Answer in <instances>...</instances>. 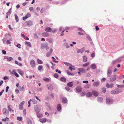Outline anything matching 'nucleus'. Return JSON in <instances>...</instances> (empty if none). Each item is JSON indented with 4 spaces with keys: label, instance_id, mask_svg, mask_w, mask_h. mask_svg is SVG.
<instances>
[{
    "label": "nucleus",
    "instance_id": "4be33fe9",
    "mask_svg": "<svg viewBox=\"0 0 124 124\" xmlns=\"http://www.w3.org/2000/svg\"><path fill=\"white\" fill-rule=\"evenodd\" d=\"M38 70L39 71H43V67L41 65L38 66Z\"/></svg>",
    "mask_w": 124,
    "mask_h": 124
},
{
    "label": "nucleus",
    "instance_id": "a878e982",
    "mask_svg": "<svg viewBox=\"0 0 124 124\" xmlns=\"http://www.w3.org/2000/svg\"><path fill=\"white\" fill-rule=\"evenodd\" d=\"M97 101L99 102H101L103 101V99L101 97H99L97 98Z\"/></svg>",
    "mask_w": 124,
    "mask_h": 124
},
{
    "label": "nucleus",
    "instance_id": "a18cd8bd",
    "mask_svg": "<svg viewBox=\"0 0 124 124\" xmlns=\"http://www.w3.org/2000/svg\"><path fill=\"white\" fill-rule=\"evenodd\" d=\"M32 102L34 104H36L37 103V101H36L35 100H32Z\"/></svg>",
    "mask_w": 124,
    "mask_h": 124
},
{
    "label": "nucleus",
    "instance_id": "72a5a7b5",
    "mask_svg": "<svg viewBox=\"0 0 124 124\" xmlns=\"http://www.w3.org/2000/svg\"><path fill=\"white\" fill-rule=\"evenodd\" d=\"M92 96V94L90 92H88L86 94V96L88 97H91Z\"/></svg>",
    "mask_w": 124,
    "mask_h": 124
},
{
    "label": "nucleus",
    "instance_id": "8fccbe9b",
    "mask_svg": "<svg viewBox=\"0 0 124 124\" xmlns=\"http://www.w3.org/2000/svg\"><path fill=\"white\" fill-rule=\"evenodd\" d=\"M53 39L52 38H50L49 39V42L50 43H52L53 42Z\"/></svg>",
    "mask_w": 124,
    "mask_h": 124
},
{
    "label": "nucleus",
    "instance_id": "3c124183",
    "mask_svg": "<svg viewBox=\"0 0 124 124\" xmlns=\"http://www.w3.org/2000/svg\"><path fill=\"white\" fill-rule=\"evenodd\" d=\"M85 76L87 77H90L91 75L89 73H87L85 74Z\"/></svg>",
    "mask_w": 124,
    "mask_h": 124
},
{
    "label": "nucleus",
    "instance_id": "6e6552de",
    "mask_svg": "<svg viewBox=\"0 0 124 124\" xmlns=\"http://www.w3.org/2000/svg\"><path fill=\"white\" fill-rule=\"evenodd\" d=\"M3 113V114L6 115H8L9 114L8 111L7 109L6 108H4L2 110Z\"/></svg>",
    "mask_w": 124,
    "mask_h": 124
},
{
    "label": "nucleus",
    "instance_id": "7ed1b4c3",
    "mask_svg": "<svg viewBox=\"0 0 124 124\" xmlns=\"http://www.w3.org/2000/svg\"><path fill=\"white\" fill-rule=\"evenodd\" d=\"M106 101L107 104H110L113 103V101L112 98H109L106 99Z\"/></svg>",
    "mask_w": 124,
    "mask_h": 124
},
{
    "label": "nucleus",
    "instance_id": "c9c22d12",
    "mask_svg": "<svg viewBox=\"0 0 124 124\" xmlns=\"http://www.w3.org/2000/svg\"><path fill=\"white\" fill-rule=\"evenodd\" d=\"M61 106L60 104H59L57 105V109L58 111H60L61 109Z\"/></svg>",
    "mask_w": 124,
    "mask_h": 124
},
{
    "label": "nucleus",
    "instance_id": "412c9836",
    "mask_svg": "<svg viewBox=\"0 0 124 124\" xmlns=\"http://www.w3.org/2000/svg\"><path fill=\"white\" fill-rule=\"evenodd\" d=\"M100 83L98 81H96L94 82L93 85L94 86H97L99 85Z\"/></svg>",
    "mask_w": 124,
    "mask_h": 124
},
{
    "label": "nucleus",
    "instance_id": "864d4df0",
    "mask_svg": "<svg viewBox=\"0 0 124 124\" xmlns=\"http://www.w3.org/2000/svg\"><path fill=\"white\" fill-rule=\"evenodd\" d=\"M55 71L56 72H58L59 74H61V71L58 69H56L55 70Z\"/></svg>",
    "mask_w": 124,
    "mask_h": 124
},
{
    "label": "nucleus",
    "instance_id": "423d86ee",
    "mask_svg": "<svg viewBox=\"0 0 124 124\" xmlns=\"http://www.w3.org/2000/svg\"><path fill=\"white\" fill-rule=\"evenodd\" d=\"M30 64L32 68H34L36 65L35 61L33 60H31L30 62Z\"/></svg>",
    "mask_w": 124,
    "mask_h": 124
},
{
    "label": "nucleus",
    "instance_id": "4d7b16f0",
    "mask_svg": "<svg viewBox=\"0 0 124 124\" xmlns=\"http://www.w3.org/2000/svg\"><path fill=\"white\" fill-rule=\"evenodd\" d=\"M56 31V29H53L52 30V33H54Z\"/></svg>",
    "mask_w": 124,
    "mask_h": 124
},
{
    "label": "nucleus",
    "instance_id": "680f3d73",
    "mask_svg": "<svg viewBox=\"0 0 124 124\" xmlns=\"http://www.w3.org/2000/svg\"><path fill=\"white\" fill-rule=\"evenodd\" d=\"M29 9L30 11H32L33 9V8L32 7H30L29 8Z\"/></svg>",
    "mask_w": 124,
    "mask_h": 124
},
{
    "label": "nucleus",
    "instance_id": "603ef678",
    "mask_svg": "<svg viewBox=\"0 0 124 124\" xmlns=\"http://www.w3.org/2000/svg\"><path fill=\"white\" fill-rule=\"evenodd\" d=\"M102 92L103 93H105L106 92V89L105 88H103L102 89Z\"/></svg>",
    "mask_w": 124,
    "mask_h": 124
},
{
    "label": "nucleus",
    "instance_id": "9b49d317",
    "mask_svg": "<svg viewBox=\"0 0 124 124\" xmlns=\"http://www.w3.org/2000/svg\"><path fill=\"white\" fill-rule=\"evenodd\" d=\"M41 35L43 37H48L49 36V34L47 32H44L42 33Z\"/></svg>",
    "mask_w": 124,
    "mask_h": 124
},
{
    "label": "nucleus",
    "instance_id": "6ab92c4d",
    "mask_svg": "<svg viewBox=\"0 0 124 124\" xmlns=\"http://www.w3.org/2000/svg\"><path fill=\"white\" fill-rule=\"evenodd\" d=\"M73 84L74 83L73 82H71L68 83L67 85L70 87H71L73 85Z\"/></svg>",
    "mask_w": 124,
    "mask_h": 124
},
{
    "label": "nucleus",
    "instance_id": "e433bc0d",
    "mask_svg": "<svg viewBox=\"0 0 124 124\" xmlns=\"http://www.w3.org/2000/svg\"><path fill=\"white\" fill-rule=\"evenodd\" d=\"M14 16L15 17V19L16 20V21L17 22H18L19 21L18 17L16 15H15Z\"/></svg>",
    "mask_w": 124,
    "mask_h": 124
},
{
    "label": "nucleus",
    "instance_id": "de8ad7c7",
    "mask_svg": "<svg viewBox=\"0 0 124 124\" xmlns=\"http://www.w3.org/2000/svg\"><path fill=\"white\" fill-rule=\"evenodd\" d=\"M13 59V58L12 57H9L7 59V60L8 61H10Z\"/></svg>",
    "mask_w": 124,
    "mask_h": 124
},
{
    "label": "nucleus",
    "instance_id": "e2e57ef3",
    "mask_svg": "<svg viewBox=\"0 0 124 124\" xmlns=\"http://www.w3.org/2000/svg\"><path fill=\"white\" fill-rule=\"evenodd\" d=\"M51 108V106H49L47 108V110H50Z\"/></svg>",
    "mask_w": 124,
    "mask_h": 124
},
{
    "label": "nucleus",
    "instance_id": "49530a36",
    "mask_svg": "<svg viewBox=\"0 0 124 124\" xmlns=\"http://www.w3.org/2000/svg\"><path fill=\"white\" fill-rule=\"evenodd\" d=\"M34 37L35 39H37L38 38V37L36 33H35L34 34Z\"/></svg>",
    "mask_w": 124,
    "mask_h": 124
},
{
    "label": "nucleus",
    "instance_id": "052dcab7",
    "mask_svg": "<svg viewBox=\"0 0 124 124\" xmlns=\"http://www.w3.org/2000/svg\"><path fill=\"white\" fill-rule=\"evenodd\" d=\"M78 31H84L83 30L82 28H78Z\"/></svg>",
    "mask_w": 124,
    "mask_h": 124
},
{
    "label": "nucleus",
    "instance_id": "ea45409f",
    "mask_svg": "<svg viewBox=\"0 0 124 124\" xmlns=\"http://www.w3.org/2000/svg\"><path fill=\"white\" fill-rule=\"evenodd\" d=\"M64 63L66 65L68 66H70L71 65V64L69 62H64Z\"/></svg>",
    "mask_w": 124,
    "mask_h": 124
},
{
    "label": "nucleus",
    "instance_id": "a211bd4d",
    "mask_svg": "<svg viewBox=\"0 0 124 124\" xmlns=\"http://www.w3.org/2000/svg\"><path fill=\"white\" fill-rule=\"evenodd\" d=\"M76 90L77 92L80 93L81 91V88L80 86H78L77 87Z\"/></svg>",
    "mask_w": 124,
    "mask_h": 124
},
{
    "label": "nucleus",
    "instance_id": "f03ea898",
    "mask_svg": "<svg viewBox=\"0 0 124 124\" xmlns=\"http://www.w3.org/2000/svg\"><path fill=\"white\" fill-rule=\"evenodd\" d=\"M122 91L121 90H120L118 89H117L111 91V93L112 94H115L116 93H121Z\"/></svg>",
    "mask_w": 124,
    "mask_h": 124
},
{
    "label": "nucleus",
    "instance_id": "2f4dec72",
    "mask_svg": "<svg viewBox=\"0 0 124 124\" xmlns=\"http://www.w3.org/2000/svg\"><path fill=\"white\" fill-rule=\"evenodd\" d=\"M12 8H10L9 9L8 11L7 12L6 14L7 15H10L12 11H11Z\"/></svg>",
    "mask_w": 124,
    "mask_h": 124
},
{
    "label": "nucleus",
    "instance_id": "bb28decb",
    "mask_svg": "<svg viewBox=\"0 0 124 124\" xmlns=\"http://www.w3.org/2000/svg\"><path fill=\"white\" fill-rule=\"evenodd\" d=\"M91 67L93 69H95L96 67V66L95 64H92L91 65Z\"/></svg>",
    "mask_w": 124,
    "mask_h": 124
},
{
    "label": "nucleus",
    "instance_id": "2eb2a0df",
    "mask_svg": "<svg viewBox=\"0 0 124 124\" xmlns=\"http://www.w3.org/2000/svg\"><path fill=\"white\" fill-rule=\"evenodd\" d=\"M84 51V48H83L81 49H78L77 51V52L79 54L80 53H83Z\"/></svg>",
    "mask_w": 124,
    "mask_h": 124
},
{
    "label": "nucleus",
    "instance_id": "09e8293b",
    "mask_svg": "<svg viewBox=\"0 0 124 124\" xmlns=\"http://www.w3.org/2000/svg\"><path fill=\"white\" fill-rule=\"evenodd\" d=\"M86 94V93L85 92H82L81 93V95L82 96Z\"/></svg>",
    "mask_w": 124,
    "mask_h": 124
},
{
    "label": "nucleus",
    "instance_id": "0eeeda50",
    "mask_svg": "<svg viewBox=\"0 0 124 124\" xmlns=\"http://www.w3.org/2000/svg\"><path fill=\"white\" fill-rule=\"evenodd\" d=\"M25 103L24 101L21 102L19 104V108L20 110H22L23 109V105Z\"/></svg>",
    "mask_w": 124,
    "mask_h": 124
},
{
    "label": "nucleus",
    "instance_id": "c756f323",
    "mask_svg": "<svg viewBox=\"0 0 124 124\" xmlns=\"http://www.w3.org/2000/svg\"><path fill=\"white\" fill-rule=\"evenodd\" d=\"M60 80L62 82H65L66 81V78L64 77H62L60 78Z\"/></svg>",
    "mask_w": 124,
    "mask_h": 124
},
{
    "label": "nucleus",
    "instance_id": "37998d69",
    "mask_svg": "<svg viewBox=\"0 0 124 124\" xmlns=\"http://www.w3.org/2000/svg\"><path fill=\"white\" fill-rule=\"evenodd\" d=\"M54 78H57L58 77V75L57 73L54 74Z\"/></svg>",
    "mask_w": 124,
    "mask_h": 124
},
{
    "label": "nucleus",
    "instance_id": "9d476101",
    "mask_svg": "<svg viewBox=\"0 0 124 124\" xmlns=\"http://www.w3.org/2000/svg\"><path fill=\"white\" fill-rule=\"evenodd\" d=\"M113 86V84L112 83L109 84L108 83H107L106 85V87L108 88H112Z\"/></svg>",
    "mask_w": 124,
    "mask_h": 124
},
{
    "label": "nucleus",
    "instance_id": "393cba45",
    "mask_svg": "<svg viewBox=\"0 0 124 124\" xmlns=\"http://www.w3.org/2000/svg\"><path fill=\"white\" fill-rule=\"evenodd\" d=\"M25 44L27 46H28L30 47H31V43L29 42L25 41L24 42Z\"/></svg>",
    "mask_w": 124,
    "mask_h": 124
},
{
    "label": "nucleus",
    "instance_id": "6e6d98bb",
    "mask_svg": "<svg viewBox=\"0 0 124 124\" xmlns=\"http://www.w3.org/2000/svg\"><path fill=\"white\" fill-rule=\"evenodd\" d=\"M26 110L25 109H24L23 111V114L25 115H26Z\"/></svg>",
    "mask_w": 124,
    "mask_h": 124
},
{
    "label": "nucleus",
    "instance_id": "bf43d9fd",
    "mask_svg": "<svg viewBox=\"0 0 124 124\" xmlns=\"http://www.w3.org/2000/svg\"><path fill=\"white\" fill-rule=\"evenodd\" d=\"M95 56V54L94 53H93L91 55V57H93Z\"/></svg>",
    "mask_w": 124,
    "mask_h": 124
},
{
    "label": "nucleus",
    "instance_id": "f257e3e1",
    "mask_svg": "<svg viewBox=\"0 0 124 124\" xmlns=\"http://www.w3.org/2000/svg\"><path fill=\"white\" fill-rule=\"evenodd\" d=\"M33 22L31 21H27L25 22L23 24V25L25 26L30 27L32 25Z\"/></svg>",
    "mask_w": 124,
    "mask_h": 124
},
{
    "label": "nucleus",
    "instance_id": "20e7f679",
    "mask_svg": "<svg viewBox=\"0 0 124 124\" xmlns=\"http://www.w3.org/2000/svg\"><path fill=\"white\" fill-rule=\"evenodd\" d=\"M112 68L111 67H109L108 69L107 72V76H108L110 77L111 75L112 72Z\"/></svg>",
    "mask_w": 124,
    "mask_h": 124
},
{
    "label": "nucleus",
    "instance_id": "5701e85b",
    "mask_svg": "<svg viewBox=\"0 0 124 124\" xmlns=\"http://www.w3.org/2000/svg\"><path fill=\"white\" fill-rule=\"evenodd\" d=\"M123 56L122 57H119L116 60V61L117 62H121V61H122L123 59Z\"/></svg>",
    "mask_w": 124,
    "mask_h": 124
},
{
    "label": "nucleus",
    "instance_id": "473e14b6",
    "mask_svg": "<svg viewBox=\"0 0 124 124\" xmlns=\"http://www.w3.org/2000/svg\"><path fill=\"white\" fill-rule=\"evenodd\" d=\"M83 61L85 62H86L87 61V58L86 56H84L83 57Z\"/></svg>",
    "mask_w": 124,
    "mask_h": 124
},
{
    "label": "nucleus",
    "instance_id": "dca6fc26",
    "mask_svg": "<svg viewBox=\"0 0 124 124\" xmlns=\"http://www.w3.org/2000/svg\"><path fill=\"white\" fill-rule=\"evenodd\" d=\"M47 120L46 118H43L39 119V121L42 123H44L46 122Z\"/></svg>",
    "mask_w": 124,
    "mask_h": 124
},
{
    "label": "nucleus",
    "instance_id": "0e129e2a",
    "mask_svg": "<svg viewBox=\"0 0 124 124\" xmlns=\"http://www.w3.org/2000/svg\"><path fill=\"white\" fill-rule=\"evenodd\" d=\"M28 18L31 16V14L29 13H28L26 15Z\"/></svg>",
    "mask_w": 124,
    "mask_h": 124
},
{
    "label": "nucleus",
    "instance_id": "c03bdc74",
    "mask_svg": "<svg viewBox=\"0 0 124 124\" xmlns=\"http://www.w3.org/2000/svg\"><path fill=\"white\" fill-rule=\"evenodd\" d=\"M14 74L16 77H19V75L17 73L15 72L14 73Z\"/></svg>",
    "mask_w": 124,
    "mask_h": 124
},
{
    "label": "nucleus",
    "instance_id": "aec40b11",
    "mask_svg": "<svg viewBox=\"0 0 124 124\" xmlns=\"http://www.w3.org/2000/svg\"><path fill=\"white\" fill-rule=\"evenodd\" d=\"M92 93L93 95L95 96H97L98 95V92L95 91H93L92 92Z\"/></svg>",
    "mask_w": 124,
    "mask_h": 124
},
{
    "label": "nucleus",
    "instance_id": "f3484780",
    "mask_svg": "<svg viewBox=\"0 0 124 124\" xmlns=\"http://www.w3.org/2000/svg\"><path fill=\"white\" fill-rule=\"evenodd\" d=\"M78 70L80 72L82 73H84L85 72V70L84 69L79 68L78 69Z\"/></svg>",
    "mask_w": 124,
    "mask_h": 124
},
{
    "label": "nucleus",
    "instance_id": "4c0bfd02",
    "mask_svg": "<svg viewBox=\"0 0 124 124\" xmlns=\"http://www.w3.org/2000/svg\"><path fill=\"white\" fill-rule=\"evenodd\" d=\"M87 37H86V38L89 40V41H92V39L90 36H89L88 35H87Z\"/></svg>",
    "mask_w": 124,
    "mask_h": 124
},
{
    "label": "nucleus",
    "instance_id": "39448f33",
    "mask_svg": "<svg viewBox=\"0 0 124 124\" xmlns=\"http://www.w3.org/2000/svg\"><path fill=\"white\" fill-rule=\"evenodd\" d=\"M117 76V75H114L112 76L110 79V82H112L115 80L116 79Z\"/></svg>",
    "mask_w": 124,
    "mask_h": 124
},
{
    "label": "nucleus",
    "instance_id": "774afa93",
    "mask_svg": "<svg viewBox=\"0 0 124 124\" xmlns=\"http://www.w3.org/2000/svg\"><path fill=\"white\" fill-rule=\"evenodd\" d=\"M28 18V17L26 15L24 17H23V20H24L25 19H26L27 18Z\"/></svg>",
    "mask_w": 124,
    "mask_h": 124
},
{
    "label": "nucleus",
    "instance_id": "cd10ccee",
    "mask_svg": "<svg viewBox=\"0 0 124 124\" xmlns=\"http://www.w3.org/2000/svg\"><path fill=\"white\" fill-rule=\"evenodd\" d=\"M62 102L64 103H66L67 102V99L65 98H63L62 99Z\"/></svg>",
    "mask_w": 124,
    "mask_h": 124
},
{
    "label": "nucleus",
    "instance_id": "4468645a",
    "mask_svg": "<svg viewBox=\"0 0 124 124\" xmlns=\"http://www.w3.org/2000/svg\"><path fill=\"white\" fill-rule=\"evenodd\" d=\"M43 80L46 82L51 81V79L50 78H47L46 77L44 78L43 79Z\"/></svg>",
    "mask_w": 124,
    "mask_h": 124
},
{
    "label": "nucleus",
    "instance_id": "79ce46f5",
    "mask_svg": "<svg viewBox=\"0 0 124 124\" xmlns=\"http://www.w3.org/2000/svg\"><path fill=\"white\" fill-rule=\"evenodd\" d=\"M39 64H42L43 62L40 60L38 59L37 60Z\"/></svg>",
    "mask_w": 124,
    "mask_h": 124
},
{
    "label": "nucleus",
    "instance_id": "a19ab883",
    "mask_svg": "<svg viewBox=\"0 0 124 124\" xmlns=\"http://www.w3.org/2000/svg\"><path fill=\"white\" fill-rule=\"evenodd\" d=\"M17 119L18 120L21 121L22 120V118L21 117H17Z\"/></svg>",
    "mask_w": 124,
    "mask_h": 124
},
{
    "label": "nucleus",
    "instance_id": "1a4fd4ad",
    "mask_svg": "<svg viewBox=\"0 0 124 124\" xmlns=\"http://www.w3.org/2000/svg\"><path fill=\"white\" fill-rule=\"evenodd\" d=\"M34 109L37 113H39L40 111V108L38 107L37 105L35 106Z\"/></svg>",
    "mask_w": 124,
    "mask_h": 124
},
{
    "label": "nucleus",
    "instance_id": "13d9d810",
    "mask_svg": "<svg viewBox=\"0 0 124 124\" xmlns=\"http://www.w3.org/2000/svg\"><path fill=\"white\" fill-rule=\"evenodd\" d=\"M51 54V53H50V52H48L47 53L46 55L48 57Z\"/></svg>",
    "mask_w": 124,
    "mask_h": 124
},
{
    "label": "nucleus",
    "instance_id": "c85d7f7f",
    "mask_svg": "<svg viewBox=\"0 0 124 124\" xmlns=\"http://www.w3.org/2000/svg\"><path fill=\"white\" fill-rule=\"evenodd\" d=\"M19 73L21 76H23L24 74L23 72V71L21 70H18V71Z\"/></svg>",
    "mask_w": 124,
    "mask_h": 124
},
{
    "label": "nucleus",
    "instance_id": "338daca9",
    "mask_svg": "<svg viewBox=\"0 0 124 124\" xmlns=\"http://www.w3.org/2000/svg\"><path fill=\"white\" fill-rule=\"evenodd\" d=\"M65 89L66 90L69 91L70 90V88L68 87H65Z\"/></svg>",
    "mask_w": 124,
    "mask_h": 124
},
{
    "label": "nucleus",
    "instance_id": "b1692460",
    "mask_svg": "<svg viewBox=\"0 0 124 124\" xmlns=\"http://www.w3.org/2000/svg\"><path fill=\"white\" fill-rule=\"evenodd\" d=\"M69 69L71 71H72L73 70H75V69L74 68V67L71 65L69 67Z\"/></svg>",
    "mask_w": 124,
    "mask_h": 124
},
{
    "label": "nucleus",
    "instance_id": "5fc2aeb1",
    "mask_svg": "<svg viewBox=\"0 0 124 124\" xmlns=\"http://www.w3.org/2000/svg\"><path fill=\"white\" fill-rule=\"evenodd\" d=\"M8 110L10 111H11L12 110V108L10 107L9 106H8Z\"/></svg>",
    "mask_w": 124,
    "mask_h": 124
},
{
    "label": "nucleus",
    "instance_id": "58836bf2",
    "mask_svg": "<svg viewBox=\"0 0 124 124\" xmlns=\"http://www.w3.org/2000/svg\"><path fill=\"white\" fill-rule=\"evenodd\" d=\"M90 62H87L84 64L83 65V66L84 67H86V66H87V65H89L90 63Z\"/></svg>",
    "mask_w": 124,
    "mask_h": 124
},
{
    "label": "nucleus",
    "instance_id": "ddd939ff",
    "mask_svg": "<svg viewBox=\"0 0 124 124\" xmlns=\"http://www.w3.org/2000/svg\"><path fill=\"white\" fill-rule=\"evenodd\" d=\"M52 29L49 27H46L45 29V31L47 32H50L52 31Z\"/></svg>",
    "mask_w": 124,
    "mask_h": 124
},
{
    "label": "nucleus",
    "instance_id": "f8f14e48",
    "mask_svg": "<svg viewBox=\"0 0 124 124\" xmlns=\"http://www.w3.org/2000/svg\"><path fill=\"white\" fill-rule=\"evenodd\" d=\"M47 44V43L41 44V48L42 49H44Z\"/></svg>",
    "mask_w": 124,
    "mask_h": 124
},
{
    "label": "nucleus",
    "instance_id": "7c9ffc66",
    "mask_svg": "<svg viewBox=\"0 0 124 124\" xmlns=\"http://www.w3.org/2000/svg\"><path fill=\"white\" fill-rule=\"evenodd\" d=\"M37 117L39 118H41L42 116V114H41L39 113H37Z\"/></svg>",
    "mask_w": 124,
    "mask_h": 124
},
{
    "label": "nucleus",
    "instance_id": "69168bd1",
    "mask_svg": "<svg viewBox=\"0 0 124 124\" xmlns=\"http://www.w3.org/2000/svg\"><path fill=\"white\" fill-rule=\"evenodd\" d=\"M106 80V78H103L101 80V81L103 82L105 81Z\"/></svg>",
    "mask_w": 124,
    "mask_h": 124
},
{
    "label": "nucleus",
    "instance_id": "f704fd0d",
    "mask_svg": "<svg viewBox=\"0 0 124 124\" xmlns=\"http://www.w3.org/2000/svg\"><path fill=\"white\" fill-rule=\"evenodd\" d=\"M63 45L65 46L66 48H68L70 47V46L68 45V44L67 43H64L63 44Z\"/></svg>",
    "mask_w": 124,
    "mask_h": 124
}]
</instances>
